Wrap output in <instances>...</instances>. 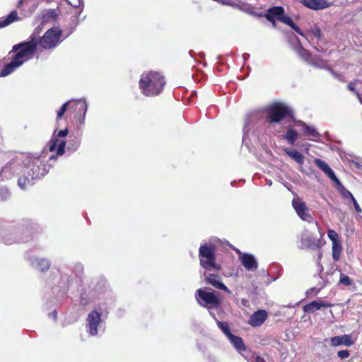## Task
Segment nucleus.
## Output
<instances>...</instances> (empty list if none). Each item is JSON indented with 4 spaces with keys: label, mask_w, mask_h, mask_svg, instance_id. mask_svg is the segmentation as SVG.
<instances>
[{
    "label": "nucleus",
    "mask_w": 362,
    "mask_h": 362,
    "mask_svg": "<svg viewBox=\"0 0 362 362\" xmlns=\"http://www.w3.org/2000/svg\"><path fill=\"white\" fill-rule=\"evenodd\" d=\"M46 156L27 154L24 175L18 178V185L22 189L33 186L35 180L45 176L49 171L52 163L45 164Z\"/></svg>",
    "instance_id": "1"
},
{
    "label": "nucleus",
    "mask_w": 362,
    "mask_h": 362,
    "mask_svg": "<svg viewBox=\"0 0 362 362\" xmlns=\"http://www.w3.org/2000/svg\"><path fill=\"white\" fill-rule=\"evenodd\" d=\"M42 227L31 220H25L6 232L1 233V240L6 245L28 243L32 240L35 234L41 233Z\"/></svg>",
    "instance_id": "2"
},
{
    "label": "nucleus",
    "mask_w": 362,
    "mask_h": 362,
    "mask_svg": "<svg viewBox=\"0 0 362 362\" xmlns=\"http://www.w3.org/2000/svg\"><path fill=\"white\" fill-rule=\"evenodd\" d=\"M58 272L59 274L58 286L52 288V293H57V298L59 300L66 294L74 280L78 283L81 282L84 267L81 262H76L71 267L63 265L59 268Z\"/></svg>",
    "instance_id": "3"
},
{
    "label": "nucleus",
    "mask_w": 362,
    "mask_h": 362,
    "mask_svg": "<svg viewBox=\"0 0 362 362\" xmlns=\"http://www.w3.org/2000/svg\"><path fill=\"white\" fill-rule=\"evenodd\" d=\"M165 85V78L157 71L143 73L139 83L141 93L147 97L160 95L163 90Z\"/></svg>",
    "instance_id": "4"
},
{
    "label": "nucleus",
    "mask_w": 362,
    "mask_h": 362,
    "mask_svg": "<svg viewBox=\"0 0 362 362\" xmlns=\"http://www.w3.org/2000/svg\"><path fill=\"white\" fill-rule=\"evenodd\" d=\"M195 299L202 308L207 309L210 316L216 319L214 310H217L221 304L219 293L209 287L199 288L195 292Z\"/></svg>",
    "instance_id": "5"
},
{
    "label": "nucleus",
    "mask_w": 362,
    "mask_h": 362,
    "mask_svg": "<svg viewBox=\"0 0 362 362\" xmlns=\"http://www.w3.org/2000/svg\"><path fill=\"white\" fill-rule=\"evenodd\" d=\"M216 246L214 243L209 242L202 244L199 248V259L200 266L206 271H220L221 265L216 262Z\"/></svg>",
    "instance_id": "6"
},
{
    "label": "nucleus",
    "mask_w": 362,
    "mask_h": 362,
    "mask_svg": "<svg viewBox=\"0 0 362 362\" xmlns=\"http://www.w3.org/2000/svg\"><path fill=\"white\" fill-rule=\"evenodd\" d=\"M73 31L70 30L63 39L62 31L58 27H52L47 30L43 36L37 42V48L42 49L53 50L55 49L65 38H66Z\"/></svg>",
    "instance_id": "7"
},
{
    "label": "nucleus",
    "mask_w": 362,
    "mask_h": 362,
    "mask_svg": "<svg viewBox=\"0 0 362 362\" xmlns=\"http://www.w3.org/2000/svg\"><path fill=\"white\" fill-rule=\"evenodd\" d=\"M267 115L265 122L269 125L274 123H280L287 117L292 116V110L282 103H274L266 107Z\"/></svg>",
    "instance_id": "8"
},
{
    "label": "nucleus",
    "mask_w": 362,
    "mask_h": 362,
    "mask_svg": "<svg viewBox=\"0 0 362 362\" xmlns=\"http://www.w3.org/2000/svg\"><path fill=\"white\" fill-rule=\"evenodd\" d=\"M68 134V128L59 130L57 134L54 132L49 142L48 148L50 152L56 151V153L49 156L47 162L51 163L52 161H54L59 156H62L65 153L66 141L64 138H65Z\"/></svg>",
    "instance_id": "9"
},
{
    "label": "nucleus",
    "mask_w": 362,
    "mask_h": 362,
    "mask_svg": "<svg viewBox=\"0 0 362 362\" xmlns=\"http://www.w3.org/2000/svg\"><path fill=\"white\" fill-rule=\"evenodd\" d=\"M86 330L90 337H100L105 331V322L98 310H93L86 319Z\"/></svg>",
    "instance_id": "10"
},
{
    "label": "nucleus",
    "mask_w": 362,
    "mask_h": 362,
    "mask_svg": "<svg viewBox=\"0 0 362 362\" xmlns=\"http://www.w3.org/2000/svg\"><path fill=\"white\" fill-rule=\"evenodd\" d=\"M11 52L10 54H11ZM11 61L6 64L3 69L0 71V77H5L12 74L18 67L22 66L25 62L33 58V55L29 53L23 48L18 49Z\"/></svg>",
    "instance_id": "11"
},
{
    "label": "nucleus",
    "mask_w": 362,
    "mask_h": 362,
    "mask_svg": "<svg viewBox=\"0 0 362 362\" xmlns=\"http://www.w3.org/2000/svg\"><path fill=\"white\" fill-rule=\"evenodd\" d=\"M227 339L235 350L240 354L247 362H266L264 358L254 355L247 350L241 337L232 334Z\"/></svg>",
    "instance_id": "12"
},
{
    "label": "nucleus",
    "mask_w": 362,
    "mask_h": 362,
    "mask_svg": "<svg viewBox=\"0 0 362 362\" xmlns=\"http://www.w3.org/2000/svg\"><path fill=\"white\" fill-rule=\"evenodd\" d=\"M43 26L44 25L40 24V25L36 27L34 29L33 33L30 35L27 40L14 45L12 47V49L10 51V53L11 52H16L21 48H23L32 55H33V54L37 50V42L38 40H40L41 38L40 35L42 32Z\"/></svg>",
    "instance_id": "13"
},
{
    "label": "nucleus",
    "mask_w": 362,
    "mask_h": 362,
    "mask_svg": "<svg viewBox=\"0 0 362 362\" xmlns=\"http://www.w3.org/2000/svg\"><path fill=\"white\" fill-rule=\"evenodd\" d=\"M25 157H27V154L16 156L2 168L1 173H5L6 180L11 179L13 175H18L21 171L24 173Z\"/></svg>",
    "instance_id": "14"
},
{
    "label": "nucleus",
    "mask_w": 362,
    "mask_h": 362,
    "mask_svg": "<svg viewBox=\"0 0 362 362\" xmlns=\"http://www.w3.org/2000/svg\"><path fill=\"white\" fill-rule=\"evenodd\" d=\"M262 115L259 112H252L247 115L243 127V142L246 143L249 139V133L251 130L257 129L262 121Z\"/></svg>",
    "instance_id": "15"
},
{
    "label": "nucleus",
    "mask_w": 362,
    "mask_h": 362,
    "mask_svg": "<svg viewBox=\"0 0 362 362\" xmlns=\"http://www.w3.org/2000/svg\"><path fill=\"white\" fill-rule=\"evenodd\" d=\"M25 259L33 269L41 273H46L51 267L50 260L45 257L26 255Z\"/></svg>",
    "instance_id": "16"
},
{
    "label": "nucleus",
    "mask_w": 362,
    "mask_h": 362,
    "mask_svg": "<svg viewBox=\"0 0 362 362\" xmlns=\"http://www.w3.org/2000/svg\"><path fill=\"white\" fill-rule=\"evenodd\" d=\"M89 290L94 294L100 295L106 293L109 290V285L107 280L103 276H97L93 279L88 284Z\"/></svg>",
    "instance_id": "17"
},
{
    "label": "nucleus",
    "mask_w": 362,
    "mask_h": 362,
    "mask_svg": "<svg viewBox=\"0 0 362 362\" xmlns=\"http://www.w3.org/2000/svg\"><path fill=\"white\" fill-rule=\"evenodd\" d=\"M292 206L302 220L308 222L313 221V219L310 214L309 209L306 206L305 202H302L299 198H296L292 200Z\"/></svg>",
    "instance_id": "18"
},
{
    "label": "nucleus",
    "mask_w": 362,
    "mask_h": 362,
    "mask_svg": "<svg viewBox=\"0 0 362 362\" xmlns=\"http://www.w3.org/2000/svg\"><path fill=\"white\" fill-rule=\"evenodd\" d=\"M315 165L335 184L341 185L340 180L335 175L334 170L329 165L321 159L317 158L315 160Z\"/></svg>",
    "instance_id": "19"
},
{
    "label": "nucleus",
    "mask_w": 362,
    "mask_h": 362,
    "mask_svg": "<svg viewBox=\"0 0 362 362\" xmlns=\"http://www.w3.org/2000/svg\"><path fill=\"white\" fill-rule=\"evenodd\" d=\"M293 49L303 60L308 64L310 62L313 58L311 52L303 47L299 38L296 36L294 37Z\"/></svg>",
    "instance_id": "20"
},
{
    "label": "nucleus",
    "mask_w": 362,
    "mask_h": 362,
    "mask_svg": "<svg viewBox=\"0 0 362 362\" xmlns=\"http://www.w3.org/2000/svg\"><path fill=\"white\" fill-rule=\"evenodd\" d=\"M206 282L214 288L226 291L230 294L231 291L222 282L221 277L218 274H209L205 277Z\"/></svg>",
    "instance_id": "21"
},
{
    "label": "nucleus",
    "mask_w": 362,
    "mask_h": 362,
    "mask_svg": "<svg viewBox=\"0 0 362 362\" xmlns=\"http://www.w3.org/2000/svg\"><path fill=\"white\" fill-rule=\"evenodd\" d=\"M240 260L243 267L248 271H255L258 267V262L256 257L249 253H243Z\"/></svg>",
    "instance_id": "22"
},
{
    "label": "nucleus",
    "mask_w": 362,
    "mask_h": 362,
    "mask_svg": "<svg viewBox=\"0 0 362 362\" xmlns=\"http://www.w3.org/2000/svg\"><path fill=\"white\" fill-rule=\"evenodd\" d=\"M267 317L268 315L266 310H259L250 317L248 324L254 327H259L265 322Z\"/></svg>",
    "instance_id": "23"
},
{
    "label": "nucleus",
    "mask_w": 362,
    "mask_h": 362,
    "mask_svg": "<svg viewBox=\"0 0 362 362\" xmlns=\"http://www.w3.org/2000/svg\"><path fill=\"white\" fill-rule=\"evenodd\" d=\"M300 2L305 7L314 10H322L329 6L327 0H300Z\"/></svg>",
    "instance_id": "24"
},
{
    "label": "nucleus",
    "mask_w": 362,
    "mask_h": 362,
    "mask_svg": "<svg viewBox=\"0 0 362 362\" xmlns=\"http://www.w3.org/2000/svg\"><path fill=\"white\" fill-rule=\"evenodd\" d=\"M284 13V7L280 6H273L267 9L264 16L268 21H272L274 20L280 21Z\"/></svg>",
    "instance_id": "25"
},
{
    "label": "nucleus",
    "mask_w": 362,
    "mask_h": 362,
    "mask_svg": "<svg viewBox=\"0 0 362 362\" xmlns=\"http://www.w3.org/2000/svg\"><path fill=\"white\" fill-rule=\"evenodd\" d=\"M330 344L332 346H339L341 345L351 346L354 344V341L351 339V335L344 334L332 337L330 339Z\"/></svg>",
    "instance_id": "26"
},
{
    "label": "nucleus",
    "mask_w": 362,
    "mask_h": 362,
    "mask_svg": "<svg viewBox=\"0 0 362 362\" xmlns=\"http://www.w3.org/2000/svg\"><path fill=\"white\" fill-rule=\"evenodd\" d=\"M58 16L59 13L57 12L55 9L49 8L43 11L40 18L41 25H45L47 23L56 21V20L58 18Z\"/></svg>",
    "instance_id": "27"
},
{
    "label": "nucleus",
    "mask_w": 362,
    "mask_h": 362,
    "mask_svg": "<svg viewBox=\"0 0 362 362\" xmlns=\"http://www.w3.org/2000/svg\"><path fill=\"white\" fill-rule=\"evenodd\" d=\"M81 141V140L79 136L73 134L70 135L67 141H66L65 149H66L67 152L73 153L79 148Z\"/></svg>",
    "instance_id": "28"
},
{
    "label": "nucleus",
    "mask_w": 362,
    "mask_h": 362,
    "mask_svg": "<svg viewBox=\"0 0 362 362\" xmlns=\"http://www.w3.org/2000/svg\"><path fill=\"white\" fill-rule=\"evenodd\" d=\"M77 105H78V110L81 114L78 117V127H83L85 124L86 113L88 111V103L85 99H80L77 100Z\"/></svg>",
    "instance_id": "29"
},
{
    "label": "nucleus",
    "mask_w": 362,
    "mask_h": 362,
    "mask_svg": "<svg viewBox=\"0 0 362 362\" xmlns=\"http://www.w3.org/2000/svg\"><path fill=\"white\" fill-rule=\"evenodd\" d=\"M284 151L288 155L292 160L296 162L298 164L302 165L305 161V157L302 153L294 148H286Z\"/></svg>",
    "instance_id": "30"
},
{
    "label": "nucleus",
    "mask_w": 362,
    "mask_h": 362,
    "mask_svg": "<svg viewBox=\"0 0 362 362\" xmlns=\"http://www.w3.org/2000/svg\"><path fill=\"white\" fill-rule=\"evenodd\" d=\"M280 22L288 25L291 28H292L293 30H295L298 35H300L302 37H304L307 39L305 37V33L300 29V28L294 23L293 19L288 16L284 14L281 16Z\"/></svg>",
    "instance_id": "31"
},
{
    "label": "nucleus",
    "mask_w": 362,
    "mask_h": 362,
    "mask_svg": "<svg viewBox=\"0 0 362 362\" xmlns=\"http://www.w3.org/2000/svg\"><path fill=\"white\" fill-rule=\"evenodd\" d=\"M297 124L302 127L304 133L307 136H308L310 137H313V138H316V137L320 136V134L318 133V132L314 127L309 126L305 122L300 121V120L297 122Z\"/></svg>",
    "instance_id": "32"
},
{
    "label": "nucleus",
    "mask_w": 362,
    "mask_h": 362,
    "mask_svg": "<svg viewBox=\"0 0 362 362\" xmlns=\"http://www.w3.org/2000/svg\"><path fill=\"white\" fill-rule=\"evenodd\" d=\"M19 19L16 11H12L6 17L0 19V28H4Z\"/></svg>",
    "instance_id": "33"
},
{
    "label": "nucleus",
    "mask_w": 362,
    "mask_h": 362,
    "mask_svg": "<svg viewBox=\"0 0 362 362\" xmlns=\"http://www.w3.org/2000/svg\"><path fill=\"white\" fill-rule=\"evenodd\" d=\"M216 322L218 327L221 330V332L226 335L228 338L230 335L232 334L230 331V328L228 322L220 321L216 317V319H214Z\"/></svg>",
    "instance_id": "34"
},
{
    "label": "nucleus",
    "mask_w": 362,
    "mask_h": 362,
    "mask_svg": "<svg viewBox=\"0 0 362 362\" xmlns=\"http://www.w3.org/2000/svg\"><path fill=\"white\" fill-rule=\"evenodd\" d=\"M309 64L320 68V69H325L327 70V67H329L327 65V61L321 59L319 57H313Z\"/></svg>",
    "instance_id": "35"
},
{
    "label": "nucleus",
    "mask_w": 362,
    "mask_h": 362,
    "mask_svg": "<svg viewBox=\"0 0 362 362\" xmlns=\"http://www.w3.org/2000/svg\"><path fill=\"white\" fill-rule=\"evenodd\" d=\"M332 258L334 262H337L339 260L340 255L342 251V247L341 242H337L332 243Z\"/></svg>",
    "instance_id": "36"
},
{
    "label": "nucleus",
    "mask_w": 362,
    "mask_h": 362,
    "mask_svg": "<svg viewBox=\"0 0 362 362\" xmlns=\"http://www.w3.org/2000/svg\"><path fill=\"white\" fill-rule=\"evenodd\" d=\"M284 137L291 145H293L298 139V134L296 130L289 129Z\"/></svg>",
    "instance_id": "37"
},
{
    "label": "nucleus",
    "mask_w": 362,
    "mask_h": 362,
    "mask_svg": "<svg viewBox=\"0 0 362 362\" xmlns=\"http://www.w3.org/2000/svg\"><path fill=\"white\" fill-rule=\"evenodd\" d=\"M321 305H320V300H313L310 303L304 305L303 310L305 313H313L315 310H320Z\"/></svg>",
    "instance_id": "38"
},
{
    "label": "nucleus",
    "mask_w": 362,
    "mask_h": 362,
    "mask_svg": "<svg viewBox=\"0 0 362 362\" xmlns=\"http://www.w3.org/2000/svg\"><path fill=\"white\" fill-rule=\"evenodd\" d=\"M304 244L305 245V246L310 249H313V250H315V249H317L319 247V244H318V242L317 240L314 238L312 235H308L305 239H304Z\"/></svg>",
    "instance_id": "39"
},
{
    "label": "nucleus",
    "mask_w": 362,
    "mask_h": 362,
    "mask_svg": "<svg viewBox=\"0 0 362 362\" xmlns=\"http://www.w3.org/2000/svg\"><path fill=\"white\" fill-rule=\"evenodd\" d=\"M94 310H98L101 316L107 317L109 313V307L107 302H100Z\"/></svg>",
    "instance_id": "40"
},
{
    "label": "nucleus",
    "mask_w": 362,
    "mask_h": 362,
    "mask_svg": "<svg viewBox=\"0 0 362 362\" xmlns=\"http://www.w3.org/2000/svg\"><path fill=\"white\" fill-rule=\"evenodd\" d=\"M94 297H95V294L89 295L86 292H83L81 293V296L80 298V304L82 306H87L93 300Z\"/></svg>",
    "instance_id": "41"
},
{
    "label": "nucleus",
    "mask_w": 362,
    "mask_h": 362,
    "mask_svg": "<svg viewBox=\"0 0 362 362\" xmlns=\"http://www.w3.org/2000/svg\"><path fill=\"white\" fill-rule=\"evenodd\" d=\"M11 197V192L6 186H0V202L7 201Z\"/></svg>",
    "instance_id": "42"
},
{
    "label": "nucleus",
    "mask_w": 362,
    "mask_h": 362,
    "mask_svg": "<svg viewBox=\"0 0 362 362\" xmlns=\"http://www.w3.org/2000/svg\"><path fill=\"white\" fill-rule=\"evenodd\" d=\"M71 101H72L71 100H68L66 103H64V104H62V105L60 107L59 110L57 112V118H56L57 121H59V119H61L62 117L64 115L65 112L67 111L68 106Z\"/></svg>",
    "instance_id": "43"
},
{
    "label": "nucleus",
    "mask_w": 362,
    "mask_h": 362,
    "mask_svg": "<svg viewBox=\"0 0 362 362\" xmlns=\"http://www.w3.org/2000/svg\"><path fill=\"white\" fill-rule=\"evenodd\" d=\"M338 284L345 286H349L353 284V280L349 276L341 272Z\"/></svg>",
    "instance_id": "44"
},
{
    "label": "nucleus",
    "mask_w": 362,
    "mask_h": 362,
    "mask_svg": "<svg viewBox=\"0 0 362 362\" xmlns=\"http://www.w3.org/2000/svg\"><path fill=\"white\" fill-rule=\"evenodd\" d=\"M310 33H311L314 37H315L318 40H321L322 37V33L317 25H314L312 26L308 30Z\"/></svg>",
    "instance_id": "45"
},
{
    "label": "nucleus",
    "mask_w": 362,
    "mask_h": 362,
    "mask_svg": "<svg viewBox=\"0 0 362 362\" xmlns=\"http://www.w3.org/2000/svg\"><path fill=\"white\" fill-rule=\"evenodd\" d=\"M327 236L331 240L332 243L340 241L338 233L333 229H329L327 230Z\"/></svg>",
    "instance_id": "46"
},
{
    "label": "nucleus",
    "mask_w": 362,
    "mask_h": 362,
    "mask_svg": "<svg viewBox=\"0 0 362 362\" xmlns=\"http://www.w3.org/2000/svg\"><path fill=\"white\" fill-rule=\"evenodd\" d=\"M327 71H329V72L332 75V76L337 80L339 81H344V78L341 74L336 72L331 67H327Z\"/></svg>",
    "instance_id": "47"
},
{
    "label": "nucleus",
    "mask_w": 362,
    "mask_h": 362,
    "mask_svg": "<svg viewBox=\"0 0 362 362\" xmlns=\"http://www.w3.org/2000/svg\"><path fill=\"white\" fill-rule=\"evenodd\" d=\"M342 187V189L341 191V194L344 197L345 199H352L354 198V195L351 194V192H349L348 189H345L342 185H341Z\"/></svg>",
    "instance_id": "48"
},
{
    "label": "nucleus",
    "mask_w": 362,
    "mask_h": 362,
    "mask_svg": "<svg viewBox=\"0 0 362 362\" xmlns=\"http://www.w3.org/2000/svg\"><path fill=\"white\" fill-rule=\"evenodd\" d=\"M337 356L340 358H346L349 356V351L348 350H341L337 352Z\"/></svg>",
    "instance_id": "49"
},
{
    "label": "nucleus",
    "mask_w": 362,
    "mask_h": 362,
    "mask_svg": "<svg viewBox=\"0 0 362 362\" xmlns=\"http://www.w3.org/2000/svg\"><path fill=\"white\" fill-rule=\"evenodd\" d=\"M351 201L352 202V203H353V204L354 206L355 210L358 213H361L362 212V209L360 207V206L358 205V204L356 199H355V197L352 198V199H351Z\"/></svg>",
    "instance_id": "50"
},
{
    "label": "nucleus",
    "mask_w": 362,
    "mask_h": 362,
    "mask_svg": "<svg viewBox=\"0 0 362 362\" xmlns=\"http://www.w3.org/2000/svg\"><path fill=\"white\" fill-rule=\"evenodd\" d=\"M48 315L49 318H52L54 321H56L57 318V312L56 310H54L52 312L49 313Z\"/></svg>",
    "instance_id": "51"
},
{
    "label": "nucleus",
    "mask_w": 362,
    "mask_h": 362,
    "mask_svg": "<svg viewBox=\"0 0 362 362\" xmlns=\"http://www.w3.org/2000/svg\"><path fill=\"white\" fill-rule=\"evenodd\" d=\"M320 305H321V308H330L332 306V304L322 300H320Z\"/></svg>",
    "instance_id": "52"
},
{
    "label": "nucleus",
    "mask_w": 362,
    "mask_h": 362,
    "mask_svg": "<svg viewBox=\"0 0 362 362\" xmlns=\"http://www.w3.org/2000/svg\"><path fill=\"white\" fill-rule=\"evenodd\" d=\"M351 164L353 165V166L354 168H356L358 170H360L362 168V165L361 163H359L358 162L351 160Z\"/></svg>",
    "instance_id": "53"
},
{
    "label": "nucleus",
    "mask_w": 362,
    "mask_h": 362,
    "mask_svg": "<svg viewBox=\"0 0 362 362\" xmlns=\"http://www.w3.org/2000/svg\"><path fill=\"white\" fill-rule=\"evenodd\" d=\"M348 89L350 90L351 91L354 92L356 95V93H359L358 91H357L356 90L354 86L352 83H349L348 85Z\"/></svg>",
    "instance_id": "54"
},
{
    "label": "nucleus",
    "mask_w": 362,
    "mask_h": 362,
    "mask_svg": "<svg viewBox=\"0 0 362 362\" xmlns=\"http://www.w3.org/2000/svg\"><path fill=\"white\" fill-rule=\"evenodd\" d=\"M313 48L317 51V52H322V53H325L326 52V49H324L322 47H320L319 46H316V45H313Z\"/></svg>",
    "instance_id": "55"
},
{
    "label": "nucleus",
    "mask_w": 362,
    "mask_h": 362,
    "mask_svg": "<svg viewBox=\"0 0 362 362\" xmlns=\"http://www.w3.org/2000/svg\"><path fill=\"white\" fill-rule=\"evenodd\" d=\"M242 57H243V59H244V61L245 62L246 60H247L250 58V55L248 53H244Z\"/></svg>",
    "instance_id": "56"
},
{
    "label": "nucleus",
    "mask_w": 362,
    "mask_h": 362,
    "mask_svg": "<svg viewBox=\"0 0 362 362\" xmlns=\"http://www.w3.org/2000/svg\"><path fill=\"white\" fill-rule=\"evenodd\" d=\"M356 97L358 99L361 104H362V96L359 93H356Z\"/></svg>",
    "instance_id": "57"
},
{
    "label": "nucleus",
    "mask_w": 362,
    "mask_h": 362,
    "mask_svg": "<svg viewBox=\"0 0 362 362\" xmlns=\"http://www.w3.org/2000/svg\"><path fill=\"white\" fill-rule=\"evenodd\" d=\"M5 179V173H1L0 171V181L4 180Z\"/></svg>",
    "instance_id": "58"
},
{
    "label": "nucleus",
    "mask_w": 362,
    "mask_h": 362,
    "mask_svg": "<svg viewBox=\"0 0 362 362\" xmlns=\"http://www.w3.org/2000/svg\"><path fill=\"white\" fill-rule=\"evenodd\" d=\"M315 290V288H310L308 291H307V295L309 296L313 292H314Z\"/></svg>",
    "instance_id": "59"
},
{
    "label": "nucleus",
    "mask_w": 362,
    "mask_h": 362,
    "mask_svg": "<svg viewBox=\"0 0 362 362\" xmlns=\"http://www.w3.org/2000/svg\"><path fill=\"white\" fill-rule=\"evenodd\" d=\"M266 185H268V186H272V181L271 180H267Z\"/></svg>",
    "instance_id": "60"
},
{
    "label": "nucleus",
    "mask_w": 362,
    "mask_h": 362,
    "mask_svg": "<svg viewBox=\"0 0 362 362\" xmlns=\"http://www.w3.org/2000/svg\"><path fill=\"white\" fill-rule=\"evenodd\" d=\"M276 20H274V21H269L270 23H272V24L273 25V26H274V27H275V26H276Z\"/></svg>",
    "instance_id": "61"
},
{
    "label": "nucleus",
    "mask_w": 362,
    "mask_h": 362,
    "mask_svg": "<svg viewBox=\"0 0 362 362\" xmlns=\"http://www.w3.org/2000/svg\"><path fill=\"white\" fill-rule=\"evenodd\" d=\"M318 267L320 268V270L322 271L323 269L322 265L320 264V262L317 263Z\"/></svg>",
    "instance_id": "62"
},
{
    "label": "nucleus",
    "mask_w": 362,
    "mask_h": 362,
    "mask_svg": "<svg viewBox=\"0 0 362 362\" xmlns=\"http://www.w3.org/2000/svg\"><path fill=\"white\" fill-rule=\"evenodd\" d=\"M322 253L320 252L318 255V257H317L318 260H320V259L322 258Z\"/></svg>",
    "instance_id": "63"
},
{
    "label": "nucleus",
    "mask_w": 362,
    "mask_h": 362,
    "mask_svg": "<svg viewBox=\"0 0 362 362\" xmlns=\"http://www.w3.org/2000/svg\"><path fill=\"white\" fill-rule=\"evenodd\" d=\"M204 53L201 52V53L199 54V57H200L201 58L204 57Z\"/></svg>",
    "instance_id": "64"
}]
</instances>
